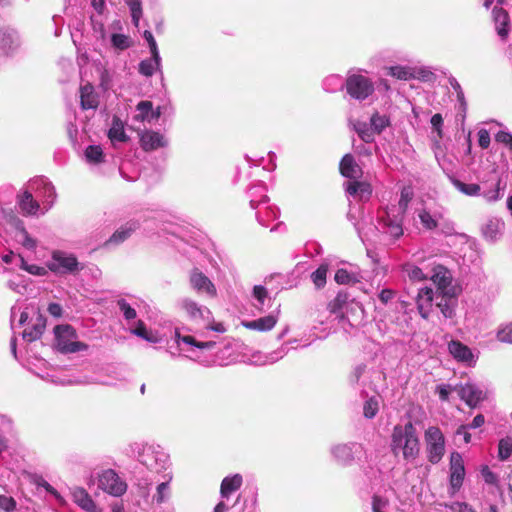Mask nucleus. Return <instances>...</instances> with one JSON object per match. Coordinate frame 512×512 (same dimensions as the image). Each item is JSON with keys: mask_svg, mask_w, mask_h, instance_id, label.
Here are the masks:
<instances>
[{"mask_svg": "<svg viewBox=\"0 0 512 512\" xmlns=\"http://www.w3.org/2000/svg\"><path fill=\"white\" fill-rule=\"evenodd\" d=\"M412 198V189L403 187L397 204H390L378 209L376 230L388 241L394 242L403 235L404 214Z\"/></svg>", "mask_w": 512, "mask_h": 512, "instance_id": "obj_1", "label": "nucleus"}, {"mask_svg": "<svg viewBox=\"0 0 512 512\" xmlns=\"http://www.w3.org/2000/svg\"><path fill=\"white\" fill-rule=\"evenodd\" d=\"M390 450L395 457L401 456L406 462H413L420 453V441L411 421L397 424L390 436Z\"/></svg>", "mask_w": 512, "mask_h": 512, "instance_id": "obj_2", "label": "nucleus"}, {"mask_svg": "<svg viewBox=\"0 0 512 512\" xmlns=\"http://www.w3.org/2000/svg\"><path fill=\"white\" fill-rule=\"evenodd\" d=\"M130 452L153 477L168 473L169 455L159 445L135 442L130 445Z\"/></svg>", "mask_w": 512, "mask_h": 512, "instance_id": "obj_3", "label": "nucleus"}, {"mask_svg": "<svg viewBox=\"0 0 512 512\" xmlns=\"http://www.w3.org/2000/svg\"><path fill=\"white\" fill-rule=\"evenodd\" d=\"M345 89L351 98L364 101L374 93L375 86L363 70L351 69L345 79Z\"/></svg>", "mask_w": 512, "mask_h": 512, "instance_id": "obj_4", "label": "nucleus"}, {"mask_svg": "<svg viewBox=\"0 0 512 512\" xmlns=\"http://www.w3.org/2000/svg\"><path fill=\"white\" fill-rule=\"evenodd\" d=\"M55 346L64 354L86 351L88 345L78 341L76 330L68 324L57 325L54 328Z\"/></svg>", "mask_w": 512, "mask_h": 512, "instance_id": "obj_5", "label": "nucleus"}, {"mask_svg": "<svg viewBox=\"0 0 512 512\" xmlns=\"http://www.w3.org/2000/svg\"><path fill=\"white\" fill-rule=\"evenodd\" d=\"M427 459L432 464L441 461L446 452L445 437L439 427L430 426L424 432Z\"/></svg>", "mask_w": 512, "mask_h": 512, "instance_id": "obj_6", "label": "nucleus"}, {"mask_svg": "<svg viewBox=\"0 0 512 512\" xmlns=\"http://www.w3.org/2000/svg\"><path fill=\"white\" fill-rule=\"evenodd\" d=\"M47 268L51 272L60 275L75 274L83 269L74 254L63 250L52 251L51 258L47 262Z\"/></svg>", "mask_w": 512, "mask_h": 512, "instance_id": "obj_7", "label": "nucleus"}, {"mask_svg": "<svg viewBox=\"0 0 512 512\" xmlns=\"http://www.w3.org/2000/svg\"><path fill=\"white\" fill-rule=\"evenodd\" d=\"M28 185L29 189L34 192L38 201H41V214H45L51 209L56 199L54 186L44 177L32 179Z\"/></svg>", "mask_w": 512, "mask_h": 512, "instance_id": "obj_8", "label": "nucleus"}, {"mask_svg": "<svg viewBox=\"0 0 512 512\" xmlns=\"http://www.w3.org/2000/svg\"><path fill=\"white\" fill-rule=\"evenodd\" d=\"M330 451L335 461L343 466L351 465L354 461L360 460L365 454L364 447L357 442L337 444L332 446Z\"/></svg>", "mask_w": 512, "mask_h": 512, "instance_id": "obj_9", "label": "nucleus"}, {"mask_svg": "<svg viewBox=\"0 0 512 512\" xmlns=\"http://www.w3.org/2000/svg\"><path fill=\"white\" fill-rule=\"evenodd\" d=\"M171 480H172V474H171V472H168V473L162 474L159 477H152L150 479H148V478L139 479L137 485L140 489L143 490V494H147L149 491V487L154 482H159L156 487V493L153 496V500L157 504H162L170 498L171 492H170L169 484H170Z\"/></svg>", "mask_w": 512, "mask_h": 512, "instance_id": "obj_10", "label": "nucleus"}, {"mask_svg": "<svg viewBox=\"0 0 512 512\" xmlns=\"http://www.w3.org/2000/svg\"><path fill=\"white\" fill-rule=\"evenodd\" d=\"M98 486L106 493L120 497L127 490V484L112 469L104 470L98 478Z\"/></svg>", "mask_w": 512, "mask_h": 512, "instance_id": "obj_11", "label": "nucleus"}, {"mask_svg": "<svg viewBox=\"0 0 512 512\" xmlns=\"http://www.w3.org/2000/svg\"><path fill=\"white\" fill-rule=\"evenodd\" d=\"M189 283L191 288L199 295L207 298L217 297V288L215 284L198 268H194L189 275Z\"/></svg>", "mask_w": 512, "mask_h": 512, "instance_id": "obj_12", "label": "nucleus"}, {"mask_svg": "<svg viewBox=\"0 0 512 512\" xmlns=\"http://www.w3.org/2000/svg\"><path fill=\"white\" fill-rule=\"evenodd\" d=\"M430 279L437 287L436 294L451 295L456 291V288L452 285V273L443 265L433 266Z\"/></svg>", "mask_w": 512, "mask_h": 512, "instance_id": "obj_13", "label": "nucleus"}, {"mask_svg": "<svg viewBox=\"0 0 512 512\" xmlns=\"http://www.w3.org/2000/svg\"><path fill=\"white\" fill-rule=\"evenodd\" d=\"M180 307L193 323L200 324L210 322L212 317L211 311L195 300L184 298L180 301Z\"/></svg>", "mask_w": 512, "mask_h": 512, "instance_id": "obj_14", "label": "nucleus"}, {"mask_svg": "<svg viewBox=\"0 0 512 512\" xmlns=\"http://www.w3.org/2000/svg\"><path fill=\"white\" fill-rule=\"evenodd\" d=\"M448 351L457 362L467 367H474L477 363L478 354L459 340H451Z\"/></svg>", "mask_w": 512, "mask_h": 512, "instance_id": "obj_15", "label": "nucleus"}, {"mask_svg": "<svg viewBox=\"0 0 512 512\" xmlns=\"http://www.w3.org/2000/svg\"><path fill=\"white\" fill-rule=\"evenodd\" d=\"M449 481H450V488L452 490V494L457 492L464 481L465 478V466H464V460L460 453L458 452H452L450 455V465H449Z\"/></svg>", "mask_w": 512, "mask_h": 512, "instance_id": "obj_16", "label": "nucleus"}, {"mask_svg": "<svg viewBox=\"0 0 512 512\" xmlns=\"http://www.w3.org/2000/svg\"><path fill=\"white\" fill-rule=\"evenodd\" d=\"M459 397L471 408L485 399V391L477 384L468 382L454 387Z\"/></svg>", "mask_w": 512, "mask_h": 512, "instance_id": "obj_17", "label": "nucleus"}, {"mask_svg": "<svg viewBox=\"0 0 512 512\" xmlns=\"http://www.w3.org/2000/svg\"><path fill=\"white\" fill-rule=\"evenodd\" d=\"M279 313V308H277L276 311H273L264 317H260L254 320H245L242 321L241 324L248 330L268 332L276 326L279 320Z\"/></svg>", "mask_w": 512, "mask_h": 512, "instance_id": "obj_18", "label": "nucleus"}, {"mask_svg": "<svg viewBox=\"0 0 512 512\" xmlns=\"http://www.w3.org/2000/svg\"><path fill=\"white\" fill-rule=\"evenodd\" d=\"M348 196L362 202L368 201L372 196V186L366 181H348L344 184Z\"/></svg>", "mask_w": 512, "mask_h": 512, "instance_id": "obj_19", "label": "nucleus"}, {"mask_svg": "<svg viewBox=\"0 0 512 512\" xmlns=\"http://www.w3.org/2000/svg\"><path fill=\"white\" fill-rule=\"evenodd\" d=\"M435 295L436 293L431 287H423L419 289L416 298V305L417 310L423 319H428Z\"/></svg>", "mask_w": 512, "mask_h": 512, "instance_id": "obj_20", "label": "nucleus"}, {"mask_svg": "<svg viewBox=\"0 0 512 512\" xmlns=\"http://www.w3.org/2000/svg\"><path fill=\"white\" fill-rule=\"evenodd\" d=\"M34 192L29 189V185L27 189L23 192L18 199V205L24 215L36 216L42 215L41 210L42 206L39 201L34 199Z\"/></svg>", "mask_w": 512, "mask_h": 512, "instance_id": "obj_21", "label": "nucleus"}, {"mask_svg": "<svg viewBox=\"0 0 512 512\" xmlns=\"http://www.w3.org/2000/svg\"><path fill=\"white\" fill-rule=\"evenodd\" d=\"M141 147L145 151H153L167 146L168 141L163 134L152 130H145L140 135Z\"/></svg>", "mask_w": 512, "mask_h": 512, "instance_id": "obj_22", "label": "nucleus"}, {"mask_svg": "<svg viewBox=\"0 0 512 512\" xmlns=\"http://www.w3.org/2000/svg\"><path fill=\"white\" fill-rule=\"evenodd\" d=\"M18 33L13 29L0 30V55H8L20 46Z\"/></svg>", "mask_w": 512, "mask_h": 512, "instance_id": "obj_23", "label": "nucleus"}, {"mask_svg": "<svg viewBox=\"0 0 512 512\" xmlns=\"http://www.w3.org/2000/svg\"><path fill=\"white\" fill-rule=\"evenodd\" d=\"M340 173L342 176L349 178L350 181H354L360 178L363 174L362 168L355 161L353 155L346 154L343 156L340 165Z\"/></svg>", "mask_w": 512, "mask_h": 512, "instance_id": "obj_24", "label": "nucleus"}, {"mask_svg": "<svg viewBox=\"0 0 512 512\" xmlns=\"http://www.w3.org/2000/svg\"><path fill=\"white\" fill-rule=\"evenodd\" d=\"M504 228L505 224L502 219L492 217L483 225L482 234L487 241L495 242L501 237Z\"/></svg>", "mask_w": 512, "mask_h": 512, "instance_id": "obj_25", "label": "nucleus"}, {"mask_svg": "<svg viewBox=\"0 0 512 512\" xmlns=\"http://www.w3.org/2000/svg\"><path fill=\"white\" fill-rule=\"evenodd\" d=\"M492 13L498 36L502 40H506L510 31V18L508 13L503 8L498 7H494Z\"/></svg>", "mask_w": 512, "mask_h": 512, "instance_id": "obj_26", "label": "nucleus"}, {"mask_svg": "<svg viewBox=\"0 0 512 512\" xmlns=\"http://www.w3.org/2000/svg\"><path fill=\"white\" fill-rule=\"evenodd\" d=\"M252 306L259 312L263 313L271 307L272 299L268 290L262 285H255L252 289Z\"/></svg>", "mask_w": 512, "mask_h": 512, "instance_id": "obj_27", "label": "nucleus"}, {"mask_svg": "<svg viewBox=\"0 0 512 512\" xmlns=\"http://www.w3.org/2000/svg\"><path fill=\"white\" fill-rule=\"evenodd\" d=\"M456 294L457 291H454V294L451 295L436 294V299L438 300L436 305L446 319H452L456 314Z\"/></svg>", "mask_w": 512, "mask_h": 512, "instance_id": "obj_28", "label": "nucleus"}, {"mask_svg": "<svg viewBox=\"0 0 512 512\" xmlns=\"http://www.w3.org/2000/svg\"><path fill=\"white\" fill-rule=\"evenodd\" d=\"M71 495L74 503L87 512H96L97 506L88 492L82 487H73Z\"/></svg>", "mask_w": 512, "mask_h": 512, "instance_id": "obj_29", "label": "nucleus"}, {"mask_svg": "<svg viewBox=\"0 0 512 512\" xmlns=\"http://www.w3.org/2000/svg\"><path fill=\"white\" fill-rule=\"evenodd\" d=\"M175 340L179 346L181 343L186 344L188 346L186 351L188 352H192L194 348L205 350L215 346L214 341H197L193 336L182 335L178 328L175 329Z\"/></svg>", "mask_w": 512, "mask_h": 512, "instance_id": "obj_30", "label": "nucleus"}, {"mask_svg": "<svg viewBox=\"0 0 512 512\" xmlns=\"http://www.w3.org/2000/svg\"><path fill=\"white\" fill-rule=\"evenodd\" d=\"M139 224L135 220H131L121 226L118 230H116L111 237L106 241L105 245H118L124 242L126 239L130 237V235L138 229Z\"/></svg>", "mask_w": 512, "mask_h": 512, "instance_id": "obj_31", "label": "nucleus"}, {"mask_svg": "<svg viewBox=\"0 0 512 512\" xmlns=\"http://www.w3.org/2000/svg\"><path fill=\"white\" fill-rule=\"evenodd\" d=\"M266 191V186L263 183L255 184L249 188L248 197L252 209H258L269 202Z\"/></svg>", "mask_w": 512, "mask_h": 512, "instance_id": "obj_32", "label": "nucleus"}, {"mask_svg": "<svg viewBox=\"0 0 512 512\" xmlns=\"http://www.w3.org/2000/svg\"><path fill=\"white\" fill-rule=\"evenodd\" d=\"M46 327V319L41 314H37L35 320L33 321L31 327H27L22 332V338L27 342H33L38 340Z\"/></svg>", "mask_w": 512, "mask_h": 512, "instance_id": "obj_33", "label": "nucleus"}, {"mask_svg": "<svg viewBox=\"0 0 512 512\" xmlns=\"http://www.w3.org/2000/svg\"><path fill=\"white\" fill-rule=\"evenodd\" d=\"M417 216L422 226L427 230H433L437 228L443 220V214L441 212H431L426 208L417 210Z\"/></svg>", "mask_w": 512, "mask_h": 512, "instance_id": "obj_34", "label": "nucleus"}, {"mask_svg": "<svg viewBox=\"0 0 512 512\" xmlns=\"http://www.w3.org/2000/svg\"><path fill=\"white\" fill-rule=\"evenodd\" d=\"M98 95L94 87L87 83L80 87V105L83 110L96 109L98 107Z\"/></svg>", "mask_w": 512, "mask_h": 512, "instance_id": "obj_35", "label": "nucleus"}, {"mask_svg": "<svg viewBox=\"0 0 512 512\" xmlns=\"http://www.w3.org/2000/svg\"><path fill=\"white\" fill-rule=\"evenodd\" d=\"M256 210V219L263 227H269V223L276 220L279 216V210L275 206L265 204Z\"/></svg>", "mask_w": 512, "mask_h": 512, "instance_id": "obj_36", "label": "nucleus"}, {"mask_svg": "<svg viewBox=\"0 0 512 512\" xmlns=\"http://www.w3.org/2000/svg\"><path fill=\"white\" fill-rule=\"evenodd\" d=\"M243 483V478L240 474L227 476L222 480L220 493L222 498H228L233 492L237 491Z\"/></svg>", "mask_w": 512, "mask_h": 512, "instance_id": "obj_37", "label": "nucleus"}, {"mask_svg": "<svg viewBox=\"0 0 512 512\" xmlns=\"http://www.w3.org/2000/svg\"><path fill=\"white\" fill-rule=\"evenodd\" d=\"M16 235L15 238L24 248L28 250H35L37 247L36 239L32 238L25 229L23 222L19 219L16 220Z\"/></svg>", "mask_w": 512, "mask_h": 512, "instance_id": "obj_38", "label": "nucleus"}, {"mask_svg": "<svg viewBox=\"0 0 512 512\" xmlns=\"http://www.w3.org/2000/svg\"><path fill=\"white\" fill-rule=\"evenodd\" d=\"M401 271L404 277L413 283L422 282L428 278L420 267L411 262L402 264Z\"/></svg>", "mask_w": 512, "mask_h": 512, "instance_id": "obj_39", "label": "nucleus"}, {"mask_svg": "<svg viewBox=\"0 0 512 512\" xmlns=\"http://www.w3.org/2000/svg\"><path fill=\"white\" fill-rule=\"evenodd\" d=\"M161 68V57L160 54L157 53L151 54V57L149 59L142 60L139 64V73L150 77L152 76L155 71L160 70Z\"/></svg>", "mask_w": 512, "mask_h": 512, "instance_id": "obj_40", "label": "nucleus"}, {"mask_svg": "<svg viewBox=\"0 0 512 512\" xmlns=\"http://www.w3.org/2000/svg\"><path fill=\"white\" fill-rule=\"evenodd\" d=\"M388 75L403 81L417 78V72L409 66L395 65L388 68Z\"/></svg>", "mask_w": 512, "mask_h": 512, "instance_id": "obj_41", "label": "nucleus"}, {"mask_svg": "<svg viewBox=\"0 0 512 512\" xmlns=\"http://www.w3.org/2000/svg\"><path fill=\"white\" fill-rule=\"evenodd\" d=\"M108 137L114 145L117 142L123 143L128 140V136L124 130V125L118 118L113 119L112 126L108 131Z\"/></svg>", "mask_w": 512, "mask_h": 512, "instance_id": "obj_42", "label": "nucleus"}, {"mask_svg": "<svg viewBox=\"0 0 512 512\" xmlns=\"http://www.w3.org/2000/svg\"><path fill=\"white\" fill-rule=\"evenodd\" d=\"M348 304V295L346 293L339 292L336 297L331 300L328 304V310L331 314L338 317H343L344 309Z\"/></svg>", "mask_w": 512, "mask_h": 512, "instance_id": "obj_43", "label": "nucleus"}, {"mask_svg": "<svg viewBox=\"0 0 512 512\" xmlns=\"http://www.w3.org/2000/svg\"><path fill=\"white\" fill-rule=\"evenodd\" d=\"M450 181L459 192L466 196L480 195L481 187L476 183H464L456 177H450Z\"/></svg>", "mask_w": 512, "mask_h": 512, "instance_id": "obj_44", "label": "nucleus"}, {"mask_svg": "<svg viewBox=\"0 0 512 512\" xmlns=\"http://www.w3.org/2000/svg\"><path fill=\"white\" fill-rule=\"evenodd\" d=\"M84 157L87 163L97 165L104 161V153L99 145H89L84 151Z\"/></svg>", "mask_w": 512, "mask_h": 512, "instance_id": "obj_45", "label": "nucleus"}, {"mask_svg": "<svg viewBox=\"0 0 512 512\" xmlns=\"http://www.w3.org/2000/svg\"><path fill=\"white\" fill-rule=\"evenodd\" d=\"M131 332L134 335L151 343H158L161 340L157 333L147 330L145 324L142 321H138L136 327L132 329Z\"/></svg>", "mask_w": 512, "mask_h": 512, "instance_id": "obj_46", "label": "nucleus"}, {"mask_svg": "<svg viewBox=\"0 0 512 512\" xmlns=\"http://www.w3.org/2000/svg\"><path fill=\"white\" fill-rule=\"evenodd\" d=\"M19 261H20V264H19V267L26 271L27 273L31 274V275H34V276H47L48 275V271H50L47 266L46 267H43V266H39V265H36V264H29L23 256L19 255Z\"/></svg>", "mask_w": 512, "mask_h": 512, "instance_id": "obj_47", "label": "nucleus"}, {"mask_svg": "<svg viewBox=\"0 0 512 512\" xmlns=\"http://www.w3.org/2000/svg\"><path fill=\"white\" fill-rule=\"evenodd\" d=\"M327 272L328 264L323 263L311 274V280L317 289L326 285Z\"/></svg>", "mask_w": 512, "mask_h": 512, "instance_id": "obj_48", "label": "nucleus"}, {"mask_svg": "<svg viewBox=\"0 0 512 512\" xmlns=\"http://www.w3.org/2000/svg\"><path fill=\"white\" fill-rule=\"evenodd\" d=\"M345 87V81L339 75H330L323 80L325 91L333 93Z\"/></svg>", "mask_w": 512, "mask_h": 512, "instance_id": "obj_49", "label": "nucleus"}, {"mask_svg": "<svg viewBox=\"0 0 512 512\" xmlns=\"http://www.w3.org/2000/svg\"><path fill=\"white\" fill-rule=\"evenodd\" d=\"M137 110L140 112L142 120L151 122L153 119H157L160 116V112L154 113L152 111V103L149 101H141L137 105Z\"/></svg>", "mask_w": 512, "mask_h": 512, "instance_id": "obj_50", "label": "nucleus"}, {"mask_svg": "<svg viewBox=\"0 0 512 512\" xmlns=\"http://www.w3.org/2000/svg\"><path fill=\"white\" fill-rule=\"evenodd\" d=\"M111 45L117 50H126L132 45V40L129 36L120 33H113L111 35Z\"/></svg>", "mask_w": 512, "mask_h": 512, "instance_id": "obj_51", "label": "nucleus"}, {"mask_svg": "<svg viewBox=\"0 0 512 512\" xmlns=\"http://www.w3.org/2000/svg\"><path fill=\"white\" fill-rule=\"evenodd\" d=\"M512 454V438L507 436L498 443V457L500 460H507Z\"/></svg>", "mask_w": 512, "mask_h": 512, "instance_id": "obj_52", "label": "nucleus"}, {"mask_svg": "<svg viewBox=\"0 0 512 512\" xmlns=\"http://www.w3.org/2000/svg\"><path fill=\"white\" fill-rule=\"evenodd\" d=\"M379 410V401L376 397L367 399L363 405V414L367 419H372L376 416Z\"/></svg>", "mask_w": 512, "mask_h": 512, "instance_id": "obj_53", "label": "nucleus"}, {"mask_svg": "<svg viewBox=\"0 0 512 512\" xmlns=\"http://www.w3.org/2000/svg\"><path fill=\"white\" fill-rule=\"evenodd\" d=\"M355 130L358 133L359 137L366 143H370L374 139V130L369 127L366 123L358 122L355 124Z\"/></svg>", "mask_w": 512, "mask_h": 512, "instance_id": "obj_54", "label": "nucleus"}, {"mask_svg": "<svg viewBox=\"0 0 512 512\" xmlns=\"http://www.w3.org/2000/svg\"><path fill=\"white\" fill-rule=\"evenodd\" d=\"M370 122L374 132L381 133L389 125V118L386 115L374 113Z\"/></svg>", "mask_w": 512, "mask_h": 512, "instance_id": "obj_55", "label": "nucleus"}, {"mask_svg": "<svg viewBox=\"0 0 512 512\" xmlns=\"http://www.w3.org/2000/svg\"><path fill=\"white\" fill-rule=\"evenodd\" d=\"M127 5L129 6L132 21L135 25H138V22L142 16V2L141 0H126Z\"/></svg>", "mask_w": 512, "mask_h": 512, "instance_id": "obj_56", "label": "nucleus"}, {"mask_svg": "<svg viewBox=\"0 0 512 512\" xmlns=\"http://www.w3.org/2000/svg\"><path fill=\"white\" fill-rule=\"evenodd\" d=\"M117 306L126 320L130 321L137 317L136 310L125 299H119Z\"/></svg>", "mask_w": 512, "mask_h": 512, "instance_id": "obj_57", "label": "nucleus"}, {"mask_svg": "<svg viewBox=\"0 0 512 512\" xmlns=\"http://www.w3.org/2000/svg\"><path fill=\"white\" fill-rule=\"evenodd\" d=\"M7 287L20 295H24L27 291V285L20 276L10 279L7 282Z\"/></svg>", "mask_w": 512, "mask_h": 512, "instance_id": "obj_58", "label": "nucleus"}, {"mask_svg": "<svg viewBox=\"0 0 512 512\" xmlns=\"http://www.w3.org/2000/svg\"><path fill=\"white\" fill-rule=\"evenodd\" d=\"M288 351V344L282 345L280 348L273 351L266 357L267 359L264 361V364H272L278 361L279 359H282L288 353Z\"/></svg>", "mask_w": 512, "mask_h": 512, "instance_id": "obj_59", "label": "nucleus"}, {"mask_svg": "<svg viewBox=\"0 0 512 512\" xmlns=\"http://www.w3.org/2000/svg\"><path fill=\"white\" fill-rule=\"evenodd\" d=\"M480 473L485 483L490 485L498 484V476L487 465L481 467Z\"/></svg>", "mask_w": 512, "mask_h": 512, "instance_id": "obj_60", "label": "nucleus"}, {"mask_svg": "<svg viewBox=\"0 0 512 512\" xmlns=\"http://www.w3.org/2000/svg\"><path fill=\"white\" fill-rule=\"evenodd\" d=\"M334 279L338 284H350L354 282L355 277L345 269H338Z\"/></svg>", "mask_w": 512, "mask_h": 512, "instance_id": "obj_61", "label": "nucleus"}, {"mask_svg": "<svg viewBox=\"0 0 512 512\" xmlns=\"http://www.w3.org/2000/svg\"><path fill=\"white\" fill-rule=\"evenodd\" d=\"M497 339L501 342L512 343V323L505 325L498 330Z\"/></svg>", "mask_w": 512, "mask_h": 512, "instance_id": "obj_62", "label": "nucleus"}, {"mask_svg": "<svg viewBox=\"0 0 512 512\" xmlns=\"http://www.w3.org/2000/svg\"><path fill=\"white\" fill-rule=\"evenodd\" d=\"M0 508L5 512H15L16 501L12 497L0 496Z\"/></svg>", "mask_w": 512, "mask_h": 512, "instance_id": "obj_63", "label": "nucleus"}, {"mask_svg": "<svg viewBox=\"0 0 512 512\" xmlns=\"http://www.w3.org/2000/svg\"><path fill=\"white\" fill-rule=\"evenodd\" d=\"M388 506V500L382 496L375 495L372 499V510L373 512H384V509Z\"/></svg>", "mask_w": 512, "mask_h": 512, "instance_id": "obj_64", "label": "nucleus"}]
</instances>
